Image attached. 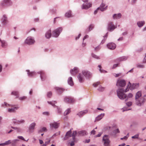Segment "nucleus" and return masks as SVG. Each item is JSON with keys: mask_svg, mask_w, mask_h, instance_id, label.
Masks as SVG:
<instances>
[{"mask_svg": "<svg viewBox=\"0 0 146 146\" xmlns=\"http://www.w3.org/2000/svg\"><path fill=\"white\" fill-rule=\"evenodd\" d=\"M50 140H49L48 142H46L44 144H43L41 146H46V145L48 144L50 142Z\"/></svg>", "mask_w": 146, "mask_h": 146, "instance_id": "obj_47", "label": "nucleus"}, {"mask_svg": "<svg viewBox=\"0 0 146 146\" xmlns=\"http://www.w3.org/2000/svg\"><path fill=\"white\" fill-rule=\"evenodd\" d=\"M65 16L66 17H71V12L70 11H68L65 14Z\"/></svg>", "mask_w": 146, "mask_h": 146, "instance_id": "obj_35", "label": "nucleus"}, {"mask_svg": "<svg viewBox=\"0 0 146 146\" xmlns=\"http://www.w3.org/2000/svg\"><path fill=\"white\" fill-rule=\"evenodd\" d=\"M107 46L109 49L111 50L115 49L116 47L115 44L112 42L108 43L107 44Z\"/></svg>", "mask_w": 146, "mask_h": 146, "instance_id": "obj_12", "label": "nucleus"}, {"mask_svg": "<svg viewBox=\"0 0 146 146\" xmlns=\"http://www.w3.org/2000/svg\"><path fill=\"white\" fill-rule=\"evenodd\" d=\"M100 82H98L96 83H94L93 84V86L95 87H96L98 86L100 84Z\"/></svg>", "mask_w": 146, "mask_h": 146, "instance_id": "obj_41", "label": "nucleus"}, {"mask_svg": "<svg viewBox=\"0 0 146 146\" xmlns=\"http://www.w3.org/2000/svg\"><path fill=\"white\" fill-rule=\"evenodd\" d=\"M92 4L91 3H88L84 5L83 4L82 5V9H87L92 6Z\"/></svg>", "mask_w": 146, "mask_h": 146, "instance_id": "obj_16", "label": "nucleus"}, {"mask_svg": "<svg viewBox=\"0 0 146 146\" xmlns=\"http://www.w3.org/2000/svg\"><path fill=\"white\" fill-rule=\"evenodd\" d=\"M73 140V141H72L70 144V145L71 146H73L74 145V142L75 141V139H74V140Z\"/></svg>", "mask_w": 146, "mask_h": 146, "instance_id": "obj_51", "label": "nucleus"}, {"mask_svg": "<svg viewBox=\"0 0 146 146\" xmlns=\"http://www.w3.org/2000/svg\"><path fill=\"white\" fill-rule=\"evenodd\" d=\"M76 131H74L72 134V137L73 140H74L75 139V136L76 135Z\"/></svg>", "mask_w": 146, "mask_h": 146, "instance_id": "obj_39", "label": "nucleus"}, {"mask_svg": "<svg viewBox=\"0 0 146 146\" xmlns=\"http://www.w3.org/2000/svg\"><path fill=\"white\" fill-rule=\"evenodd\" d=\"M115 27L113 24V23L111 22L109 23L108 25V29L110 31H113Z\"/></svg>", "mask_w": 146, "mask_h": 146, "instance_id": "obj_9", "label": "nucleus"}, {"mask_svg": "<svg viewBox=\"0 0 146 146\" xmlns=\"http://www.w3.org/2000/svg\"><path fill=\"white\" fill-rule=\"evenodd\" d=\"M36 125V123H33L30 125L29 128L30 132L32 133L34 131L35 129V127Z\"/></svg>", "mask_w": 146, "mask_h": 146, "instance_id": "obj_14", "label": "nucleus"}, {"mask_svg": "<svg viewBox=\"0 0 146 146\" xmlns=\"http://www.w3.org/2000/svg\"><path fill=\"white\" fill-rule=\"evenodd\" d=\"M47 131V129H46V128L45 127H44L42 128L41 130L42 131Z\"/></svg>", "mask_w": 146, "mask_h": 146, "instance_id": "obj_55", "label": "nucleus"}, {"mask_svg": "<svg viewBox=\"0 0 146 146\" xmlns=\"http://www.w3.org/2000/svg\"><path fill=\"white\" fill-rule=\"evenodd\" d=\"M87 112V111L86 110L81 111L77 113V115H78L79 117H80L86 114Z\"/></svg>", "mask_w": 146, "mask_h": 146, "instance_id": "obj_23", "label": "nucleus"}, {"mask_svg": "<svg viewBox=\"0 0 146 146\" xmlns=\"http://www.w3.org/2000/svg\"><path fill=\"white\" fill-rule=\"evenodd\" d=\"M2 23L4 25H5L7 23V17L6 15H3L2 19Z\"/></svg>", "mask_w": 146, "mask_h": 146, "instance_id": "obj_19", "label": "nucleus"}, {"mask_svg": "<svg viewBox=\"0 0 146 146\" xmlns=\"http://www.w3.org/2000/svg\"><path fill=\"white\" fill-rule=\"evenodd\" d=\"M64 101L66 102L69 103H73L75 100L74 99L71 97H66L64 99Z\"/></svg>", "mask_w": 146, "mask_h": 146, "instance_id": "obj_8", "label": "nucleus"}, {"mask_svg": "<svg viewBox=\"0 0 146 146\" xmlns=\"http://www.w3.org/2000/svg\"><path fill=\"white\" fill-rule=\"evenodd\" d=\"M27 98L26 96H23L22 97H19V99L21 100H26Z\"/></svg>", "mask_w": 146, "mask_h": 146, "instance_id": "obj_38", "label": "nucleus"}, {"mask_svg": "<svg viewBox=\"0 0 146 146\" xmlns=\"http://www.w3.org/2000/svg\"><path fill=\"white\" fill-rule=\"evenodd\" d=\"M11 2L10 0H4L1 3L2 6L7 7L10 5Z\"/></svg>", "mask_w": 146, "mask_h": 146, "instance_id": "obj_7", "label": "nucleus"}, {"mask_svg": "<svg viewBox=\"0 0 146 146\" xmlns=\"http://www.w3.org/2000/svg\"><path fill=\"white\" fill-rule=\"evenodd\" d=\"M25 122L23 120H21L19 121H18V123H23Z\"/></svg>", "mask_w": 146, "mask_h": 146, "instance_id": "obj_56", "label": "nucleus"}, {"mask_svg": "<svg viewBox=\"0 0 146 146\" xmlns=\"http://www.w3.org/2000/svg\"><path fill=\"white\" fill-rule=\"evenodd\" d=\"M70 72L73 75H75L78 72V69L77 68L75 67L70 70Z\"/></svg>", "mask_w": 146, "mask_h": 146, "instance_id": "obj_13", "label": "nucleus"}, {"mask_svg": "<svg viewBox=\"0 0 146 146\" xmlns=\"http://www.w3.org/2000/svg\"><path fill=\"white\" fill-rule=\"evenodd\" d=\"M104 113H101L96 118V120L97 121L100 120L104 116Z\"/></svg>", "mask_w": 146, "mask_h": 146, "instance_id": "obj_29", "label": "nucleus"}, {"mask_svg": "<svg viewBox=\"0 0 146 146\" xmlns=\"http://www.w3.org/2000/svg\"><path fill=\"white\" fill-rule=\"evenodd\" d=\"M17 142L16 141H15V139H14V140H13L11 142V143H12V145H15V144Z\"/></svg>", "mask_w": 146, "mask_h": 146, "instance_id": "obj_52", "label": "nucleus"}, {"mask_svg": "<svg viewBox=\"0 0 146 146\" xmlns=\"http://www.w3.org/2000/svg\"><path fill=\"white\" fill-rule=\"evenodd\" d=\"M137 67L140 68H143L144 67V66L142 65H139L137 66Z\"/></svg>", "mask_w": 146, "mask_h": 146, "instance_id": "obj_58", "label": "nucleus"}, {"mask_svg": "<svg viewBox=\"0 0 146 146\" xmlns=\"http://www.w3.org/2000/svg\"><path fill=\"white\" fill-rule=\"evenodd\" d=\"M6 145H8L11 143V141L10 140H9L7 141H6L5 142Z\"/></svg>", "mask_w": 146, "mask_h": 146, "instance_id": "obj_49", "label": "nucleus"}, {"mask_svg": "<svg viewBox=\"0 0 146 146\" xmlns=\"http://www.w3.org/2000/svg\"><path fill=\"white\" fill-rule=\"evenodd\" d=\"M68 84L71 86H72L74 85V83L73 81L72 78L71 77H70L68 80Z\"/></svg>", "mask_w": 146, "mask_h": 146, "instance_id": "obj_25", "label": "nucleus"}, {"mask_svg": "<svg viewBox=\"0 0 146 146\" xmlns=\"http://www.w3.org/2000/svg\"><path fill=\"white\" fill-rule=\"evenodd\" d=\"M39 143L40 144H42L43 143V141L41 140H39Z\"/></svg>", "mask_w": 146, "mask_h": 146, "instance_id": "obj_64", "label": "nucleus"}, {"mask_svg": "<svg viewBox=\"0 0 146 146\" xmlns=\"http://www.w3.org/2000/svg\"><path fill=\"white\" fill-rule=\"evenodd\" d=\"M28 75L29 76H32L35 75V73L34 72H30L29 70H27Z\"/></svg>", "mask_w": 146, "mask_h": 146, "instance_id": "obj_26", "label": "nucleus"}, {"mask_svg": "<svg viewBox=\"0 0 146 146\" xmlns=\"http://www.w3.org/2000/svg\"><path fill=\"white\" fill-rule=\"evenodd\" d=\"M62 30V29L61 28H59L55 30L52 32V36L55 37H57Z\"/></svg>", "mask_w": 146, "mask_h": 146, "instance_id": "obj_4", "label": "nucleus"}, {"mask_svg": "<svg viewBox=\"0 0 146 146\" xmlns=\"http://www.w3.org/2000/svg\"><path fill=\"white\" fill-rule=\"evenodd\" d=\"M71 132L70 130L68 131L67 132L65 137L64 138L65 140L67 139L68 137L71 136Z\"/></svg>", "mask_w": 146, "mask_h": 146, "instance_id": "obj_24", "label": "nucleus"}, {"mask_svg": "<svg viewBox=\"0 0 146 146\" xmlns=\"http://www.w3.org/2000/svg\"><path fill=\"white\" fill-rule=\"evenodd\" d=\"M78 133L80 136H83L87 134V132L85 131H82L78 132Z\"/></svg>", "mask_w": 146, "mask_h": 146, "instance_id": "obj_31", "label": "nucleus"}, {"mask_svg": "<svg viewBox=\"0 0 146 146\" xmlns=\"http://www.w3.org/2000/svg\"><path fill=\"white\" fill-rule=\"evenodd\" d=\"M88 37V35H86L83 38V40H84L85 39L87 38Z\"/></svg>", "mask_w": 146, "mask_h": 146, "instance_id": "obj_61", "label": "nucleus"}, {"mask_svg": "<svg viewBox=\"0 0 146 146\" xmlns=\"http://www.w3.org/2000/svg\"><path fill=\"white\" fill-rule=\"evenodd\" d=\"M51 33L50 30H48L45 34V36L47 38H49L51 36Z\"/></svg>", "mask_w": 146, "mask_h": 146, "instance_id": "obj_22", "label": "nucleus"}, {"mask_svg": "<svg viewBox=\"0 0 146 146\" xmlns=\"http://www.w3.org/2000/svg\"><path fill=\"white\" fill-rule=\"evenodd\" d=\"M84 75L86 77L89 78L91 76V75L90 72L86 70H84L82 72Z\"/></svg>", "mask_w": 146, "mask_h": 146, "instance_id": "obj_15", "label": "nucleus"}, {"mask_svg": "<svg viewBox=\"0 0 146 146\" xmlns=\"http://www.w3.org/2000/svg\"><path fill=\"white\" fill-rule=\"evenodd\" d=\"M94 26L92 24L90 25L89 27L88 30V31L89 32L92 30V29L94 28Z\"/></svg>", "mask_w": 146, "mask_h": 146, "instance_id": "obj_40", "label": "nucleus"}, {"mask_svg": "<svg viewBox=\"0 0 146 146\" xmlns=\"http://www.w3.org/2000/svg\"><path fill=\"white\" fill-rule=\"evenodd\" d=\"M92 56L93 57L95 58L96 59H99V57L98 56H97L95 55V54H92Z\"/></svg>", "mask_w": 146, "mask_h": 146, "instance_id": "obj_44", "label": "nucleus"}, {"mask_svg": "<svg viewBox=\"0 0 146 146\" xmlns=\"http://www.w3.org/2000/svg\"><path fill=\"white\" fill-rule=\"evenodd\" d=\"M118 64H114L112 67V68L113 69L115 68L117 66H118Z\"/></svg>", "mask_w": 146, "mask_h": 146, "instance_id": "obj_54", "label": "nucleus"}, {"mask_svg": "<svg viewBox=\"0 0 146 146\" xmlns=\"http://www.w3.org/2000/svg\"><path fill=\"white\" fill-rule=\"evenodd\" d=\"M139 137L138 134H136L133 136L132 137V138L133 139H137Z\"/></svg>", "mask_w": 146, "mask_h": 146, "instance_id": "obj_46", "label": "nucleus"}, {"mask_svg": "<svg viewBox=\"0 0 146 146\" xmlns=\"http://www.w3.org/2000/svg\"><path fill=\"white\" fill-rule=\"evenodd\" d=\"M114 132L116 133H119V129H117L116 130H115Z\"/></svg>", "mask_w": 146, "mask_h": 146, "instance_id": "obj_59", "label": "nucleus"}, {"mask_svg": "<svg viewBox=\"0 0 146 146\" xmlns=\"http://www.w3.org/2000/svg\"><path fill=\"white\" fill-rule=\"evenodd\" d=\"M18 138H19V139H21V140H23V141H28V140L29 139H28L27 140H25L24 139V137L22 136H18Z\"/></svg>", "mask_w": 146, "mask_h": 146, "instance_id": "obj_42", "label": "nucleus"}, {"mask_svg": "<svg viewBox=\"0 0 146 146\" xmlns=\"http://www.w3.org/2000/svg\"><path fill=\"white\" fill-rule=\"evenodd\" d=\"M126 104L128 106H130L132 105V103L131 102H128L126 103Z\"/></svg>", "mask_w": 146, "mask_h": 146, "instance_id": "obj_48", "label": "nucleus"}, {"mask_svg": "<svg viewBox=\"0 0 146 146\" xmlns=\"http://www.w3.org/2000/svg\"><path fill=\"white\" fill-rule=\"evenodd\" d=\"M52 95V92H49L47 94V96L48 97L50 98Z\"/></svg>", "mask_w": 146, "mask_h": 146, "instance_id": "obj_43", "label": "nucleus"}, {"mask_svg": "<svg viewBox=\"0 0 146 146\" xmlns=\"http://www.w3.org/2000/svg\"><path fill=\"white\" fill-rule=\"evenodd\" d=\"M81 34H80L78 35V37H76V40H77L78 39H79V38H80V36H81Z\"/></svg>", "mask_w": 146, "mask_h": 146, "instance_id": "obj_62", "label": "nucleus"}, {"mask_svg": "<svg viewBox=\"0 0 146 146\" xmlns=\"http://www.w3.org/2000/svg\"><path fill=\"white\" fill-rule=\"evenodd\" d=\"M105 6V4L102 3L100 5V7L98 8V9L94 11V14H96L98 12V11L100 9L101 10V11H103L106 10V7L105 8L103 7Z\"/></svg>", "mask_w": 146, "mask_h": 146, "instance_id": "obj_10", "label": "nucleus"}, {"mask_svg": "<svg viewBox=\"0 0 146 146\" xmlns=\"http://www.w3.org/2000/svg\"><path fill=\"white\" fill-rule=\"evenodd\" d=\"M78 78L80 82H82L84 81V78L80 74H79L78 76Z\"/></svg>", "mask_w": 146, "mask_h": 146, "instance_id": "obj_27", "label": "nucleus"}, {"mask_svg": "<svg viewBox=\"0 0 146 146\" xmlns=\"http://www.w3.org/2000/svg\"><path fill=\"white\" fill-rule=\"evenodd\" d=\"M35 41L34 39L31 37H28L25 40V43L29 45L33 44Z\"/></svg>", "mask_w": 146, "mask_h": 146, "instance_id": "obj_3", "label": "nucleus"}, {"mask_svg": "<svg viewBox=\"0 0 146 146\" xmlns=\"http://www.w3.org/2000/svg\"><path fill=\"white\" fill-rule=\"evenodd\" d=\"M129 90V88L127 87L125 90H123V88H120L117 90V95L118 97L121 99L123 100L124 99L128 98H132L133 95L132 94H129L127 96L124 94L123 92H126Z\"/></svg>", "mask_w": 146, "mask_h": 146, "instance_id": "obj_1", "label": "nucleus"}, {"mask_svg": "<svg viewBox=\"0 0 146 146\" xmlns=\"http://www.w3.org/2000/svg\"><path fill=\"white\" fill-rule=\"evenodd\" d=\"M4 104L6 107H11V108H9L8 109V111L9 112H15V110H17L19 108L18 107H15L14 106L8 104L5 102L4 103Z\"/></svg>", "mask_w": 146, "mask_h": 146, "instance_id": "obj_2", "label": "nucleus"}, {"mask_svg": "<svg viewBox=\"0 0 146 146\" xmlns=\"http://www.w3.org/2000/svg\"><path fill=\"white\" fill-rule=\"evenodd\" d=\"M121 75V73L116 74H115V77H119V76H120Z\"/></svg>", "mask_w": 146, "mask_h": 146, "instance_id": "obj_57", "label": "nucleus"}, {"mask_svg": "<svg viewBox=\"0 0 146 146\" xmlns=\"http://www.w3.org/2000/svg\"><path fill=\"white\" fill-rule=\"evenodd\" d=\"M11 128L14 129H17L18 131H21V129H20L18 128L17 127H12Z\"/></svg>", "mask_w": 146, "mask_h": 146, "instance_id": "obj_53", "label": "nucleus"}, {"mask_svg": "<svg viewBox=\"0 0 146 146\" xmlns=\"http://www.w3.org/2000/svg\"><path fill=\"white\" fill-rule=\"evenodd\" d=\"M121 15L120 13H118L117 14H114L113 16V17L114 19H119L121 18Z\"/></svg>", "mask_w": 146, "mask_h": 146, "instance_id": "obj_28", "label": "nucleus"}, {"mask_svg": "<svg viewBox=\"0 0 146 146\" xmlns=\"http://www.w3.org/2000/svg\"><path fill=\"white\" fill-rule=\"evenodd\" d=\"M50 126L51 128L57 129L59 126V123L57 122H54L53 123H50Z\"/></svg>", "mask_w": 146, "mask_h": 146, "instance_id": "obj_11", "label": "nucleus"}, {"mask_svg": "<svg viewBox=\"0 0 146 146\" xmlns=\"http://www.w3.org/2000/svg\"><path fill=\"white\" fill-rule=\"evenodd\" d=\"M145 101V100L143 98H142L137 101L136 104L139 106H140Z\"/></svg>", "mask_w": 146, "mask_h": 146, "instance_id": "obj_17", "label": "nucleus"}, {"mask_svg": "<svg viewBox=\"0 0 146 146\" xmlns=\"http://www.w3.org/2000/svg\"><path fill=\"white\" fill-rule=\"evenodd\" d=\"M145 23L144 21H139L137 22V25L139 27H141L143 26Z\"/></svg>", "mask_w": 146, "mask_h": 146, "instance_id": "obj_32", "label": "nucleus"}, {"mask_svg": "<svg viewBox=\"0 0 146 146\" xmlns=\"http://www.w3.org/2000/svg\"><path fill=\"white\" fill-rule=\"evenodd\" d=\"M58 111L59 113H60L61 112V110L59 108H58Z\"/></svg>", "mask_w": 146, "mask_h": 146, "instance_id": "obj_60", "label": "nucleus"}, {"mask_svg": "<svg viewBox=\"0 0 146 146\" xmlns=\"http://www.w3.org/2000/svg\"><path fill=\"white\" fill-rule=\"evenodd\" d=\"M141 96V91H139L136 93L135 96V99H138Z\"/></svg>", "mask_w": 146, "mask_h": 146, "instance_id": "obj_30", "label": "nucleus"}, {"mask_svg": "<svg viewBox=\"0 0 146 146\" xmlns=\"http://www.w3.org/2000/svg\"><path fill=\"white\" fill-rule=\"evenodd\" d=\"M98 90L100 91H102L104 90V88L101 86H100L98 89Z\"/></svg>", "mask_w": 146, "mask_h": 146, "instance_id": "obj_45", "label": "nucleus"}, {"mask_svg": "<svg viewBox=\"0 0 146 146\" xmlns=\"http://www.w3.org/2000/svg\"><path fill=\"white\" fill-rule=\"evenodd\" d=\"M1 46L3 47H5L7 46V44L4 40H1Z\"/></svg>", "mask_w": 146, "mask_h": 146, "instance_id": "obj_34", "label": "nucleus"}, {"mask_svg": "<svg viewBox=\"0 0 146 146\" xmlns=\"http://www.w3.org/2000/svg\"><path fill=\"white\" fill-rule=\"evenodd\" d=\"M100 48V47L99 46H98L97 47L95 48V50H99Z\"/></svg>", "mask_w": 146, "mask_h": 146, "instance_id": "obj_63", "label": "nucleus"}, {"mask_svg": "<svg viewBox=\"0 0 146 146\" xmlns=\"http://www.w3.org/2000/svg\"><path fill=\"white\" fill-rule=\"evenodd\" d=\"M38 74H40L41 78L42 80H44L46 78V76L44 72L42 71H41L38 72Z\"/></svg>", "mask_w": 146, "mask_h": 146, "instance_id": "obj_18", "label": "nucleus"}, {"mask_svg": "<svg viewBox=\"0 0 146 146\" xmlns=\"http://www.w3.org/2000/svg\"><path fill=\"white\" fill-rule=\"evenodd\" d=\"M11 94L14 95L16 96V98H18L19 97V93L17 91H14L12 92Z\"/></svg>", "mask_w": 146, "mask_h": 146, "instance_id": "obj_33", "label": "nucleus"}, {"mask_svg": "<svg viewBox=\"0 0 146 146\" xmlns=\"http://www.w3.org/2000/svg\"><path fill=\"white\" fill-rule=\"evenodd\" d=\"M126 84V82L124 80H119L117 81L116 83V85L117 86L123 87L125 86Z\"/></svg>", "mask_w": 146, "mask_h": 146, "instance_id": "obj_6", "label": "nucleus"}, {"mask_svg": "<svg viewBox=\"0 0 146 146\" xmlns=\"http://www.w3.org/2000/svg\"><path fill=\"white\" fill-rule=\"evenodd\" d=\"M96 131L94 130H93L91 131V134H92L93 135H94L95 134Z\"/></svg>", "mask_w": 146, "mask_h": 146, "instance_id": "obj_50", "label": "nucleus"}, {"mask_svg": "<svg viewBox=\"0 0 146 146\" xmlns=\"http://www.w3.org/2000/svg\"><path fill=\"white\" fill-rule=\"evenodd\" d=\"M48 103L50 104L52 106H54L55 105V104L56 103V101H52V102H48Z\"/></svg>", "mask_w": 146, "mask_h": 146, "instance_id": "obj_37", "label": "nucleus"}, {"mask_svg": "<svg viewBox=\"0 0 146 146\" xmlns=\"http://www.w3.org/2000/svg\"><path fill=\"white\" fill-rule=\"evenodd\" d=\"M70 109H68L66 110L64 113V115H66L68 114L70 112Z\"/></svg>", "mask_w": 146, "mask_h": 146, "instance_id": "obj_36", "label": "nucleus"}, {"mask_svg": "<svg viewBox=\"0 0 146 146\" xmlns=\"http://www.w3.org/2000/svg\"><path fill=\"white\" fill-rule=\"evenodd\" d=\"M103 141L105 146H108L109 145L110 141L109 139L108 135H105L103 138Z\"/></svg>", "mask_w": 146, "mask_h": 146, "instance_id": "obj_5", "label": "nucleus"}, {"mask_svg": "<svg viewBox=\"0 0 146 146\" xmlns=\"http://www.w3.org/2000/svg\"><path fill=\"white\" fill-rule=\"evenodd\" d=\"M136 85L135 84H133L131 85V83L129 82L128 84L127 88L128 87V88L129 89L130 88V90H132L135 89L136 87Z\"/></svg>", "mask_w": 146, "mask_h": 146, "instance_id": "obj_21", "label": "nucleus"}, {"mask_svg": "<svg viewBox=\"0 0 146 146\" xmlns=\"http://www.w3.org/2000/svg\"><path fill=\"white\" fill-rule=\"evenodd\" d=\"M55 89L59 94H61L63 91H65L64 89L58 87H56L55 88Z\"/></svg>", "mask_w": 146, "mask_h": 146, "instance_id": "obj_20", "label": "nucleus"}]
</instances>
